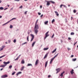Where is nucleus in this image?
<instances>
[{"mask_svg": "<svg viewBox=\"0 0 78 78\" xmlns=\"http://www.w3.org/2000/svg\"><path fill=\"white\" fill-rule=\"evenodd\" d=\"M30 35L32 37V38L30 41L31 42L33 40V39L34 38V36L32 34H31Z\"/></svg>", "mask_w": 78, "mask_h": 78, "instance_id": "6", "label": "nucleus"}, {"mask_svg": "<svg viewBox=\"0 0 78 78\" xmlns=\"http://www.w3.org/2000/svg\"><path fill=\"white\" fill-rule=\"evenodd\" d=\"M28 34H30V33L29 32H28Z\"/></svg>", "mask_w": 78, "mask_h": 78, "instance_id": "60", "label": "nucleus"}, {"mask_svg": "<svg viewBox=\"0 0 78 78\" xmlns=\"http://www.w3.org/2000/svg\"><path fill=\"white\" fill-rule=\"evenodd\" d=\"M16 42V40L15 39H14L13 41V42L15 43Z\"/></svg>", "mask_w": 78, "mask_h": 78, "instance_id": "39", "label": "nucleus"}, {"mask_svg": "<svg viewBox=\"0 0 78 78\" xmlns=\"http://www.w3.org/2000/svg\"><path fill=\"white\" fill-rule=\"evenodd\" d=\"M55 13L56 14V15L57 16H59V14H58V13L56 12V11H55Z\"/></svg>", "mask_w": 78, "mask_h": 78, "instance_id": "13", "label": "nucleus"}, {"mask_svg": "<svg viewBox=\"0 0 78 78\" xmlns=\"http://www.w3.org/2000/svg\"><path fill=\"white\" fill-rule=\"evenodd\" d=\"M65 73L64 71H63L62 73L60 75V76H61V77H62L63 74V73Z\"/></svg>", "mask_w": 78, "mask_h": 78, "instance_id": "11", "label": "nucleus"}, {"mask_svg": "<svg viewBox=\"0 0 78 78\" xmlns=\"http://www.w3.org/2000/svg\"><path fill=\"white\" fill-rule=\"evenodd\" d=\"M51 76L50 75H48V78H50V77H51Z\"/></svg>", "mask_w": 78, "mask_h": 78, "instance_id": "48", "label": "nucleus"}, {"mask_svg": "<svg viewBox=\"0 0 78 78\" xmlns=\"http://www.w3.org/2000/svg\"><path fill=\"white\" fill-rule=\"evenodd\" d=\"M38 20H37L35 24V25L34 28V32L36 33V35L38 32V30H37V29H38L39 28V27H38V25H37V23L38 22Z\"/></svg>", "mask_w": 78, "mask_h": 78, "instance_id": "1", "label": "nucleus"}, {"mask_svg": "<svg viewBox=\"0 0 78 78\" xmlns=\"http://www.w3.org/2000/svg\"><path fill=\"white\" fill-rule=\"evenodd\" d=\"M56 70L57 71V73H58V72H59V71H60V69H56Z\"/></svg>", "mask_w": 78, "mask_h": 78, "instance_id": "14", "label": "nucleus"}, {"mask_svg": "<svg viewBox=\"0 0 78 78\" xmlns=\"http://www.w3.org/2000/svg\"><path fill=\"white\" fill-rule=\"evenodd\" d=\"M15 73V72H14L13 73H12V75H14V74Z\"/></svg>", "mask_w": 78, "mask_h": 78, "instance_id": "35", "label": "nucleus"}, {"mask_svg": "<svg viewBox=\"0 0 78 78\" xmlns=\"http://www.w3.org/2000/svg\"><path fill=\"white\" fill-rule=\"evenodd\" d=\"M10 63V62H9V61L8 62H3V63L5 65L3 64V65H1L0 66V67L4 68L5 67V66H6V65H7V64L9 63Z\"/></svg>", "mask_w": 78, "mask_h": 78, "instance_id": "2", "label": "nucleus"}, {"mask_svg": "<svg viewBox=\"0 0 78 78\" xmlns=\"http://www.w3.org/2000/svg\"><path fill=\"white\" fill-rule=\"evenodd\" d=\"M27 11L25 12L24 13V14H25V15H26L27 14Z\"/></svg>", "mask_w": 78, "mask_h": 78, "instance_id": "41", "label": "nucleus"}, {"mask_svg": "<svg viewBox=\"0 0 78 78\" xmlns=\"http://www.w3.org/2000/svg\"><path fill=\"white\" fill-rule=\"evenodd\" d=\"M8 9V8H6L4 10H6V9Z\"/></svg>", "mask_w": 78, "mask_h": 78, "instance_id": "54", "label": "nucleus"}, {"mask_svg": "<svg viewBox=\"0 0 78 78\" xmlns=\"http://www.w3.org/2000/svg\"><path fill=\"white\" fill-rule=\"evenodd\" d=\"M22 73V72H18L17 74H16V75H17V76H18V75H19V74H21V73Z\"/></svg>", "mask_w": 78, "mask_h": 78, "instance_id": "15", "label": "nucleus"}, {"mask_svg": "<svg viewBox=\"0 0 78 78\" xmlns=\"http://www.w3.org/2000/svg\"><path fill=\"white\" fill-rule=\"evenodd\" d=\"M48 23V21H47L45 22H44V24L46 25H47Z\"/></svg>", "mask_w": 78, "mask_h": 78, "instance_id": "24", "label": "nucleus"}, {"mask_svg": "<svg viewBox=\"0 0 78 78\" xmlns=\"http://www.w3.org/2000/svg\"><path fill=\"white\" fill-rule=\"evenodd\" d=\"M49 33V31H48V32H47L45 34V37L44 38V39H46V37L48 36H49V35H48V34Z\"/></svg>", "mask_w": 78, "mask_h": 78, "instance_id": "4", "label": "nucleus"}, {"mask_svg": "<svg viewBox=\"0 0 78 78\" xmlns=\"http://www.w3.org/2000/svg\"><path fill=\"white\" fill-rule=\"evenodd\" d=\"M24 69V67L23 66L21 68V71H22V70H23Z\"/></svg>", "mask_w": 78, "mask_h": 78, "instance_id": "20", "label": "nucleus"}, {"mask_svg": "<svg viewBox=\"0 0 78 78\" xmlns=\"http://www.w3.org/2000/svg\"><path fill=\"white\" fill-rule=\"evenodd\" d=\"M20 0H15V1H19Z\"/></svg>", "mask_w": 78, "mask_h": 78, "instance_id": "59", "label": "nucleus"}, {"mask_svg": "<svg viewBox=\"0 0 78 78\" xmlns=\"http://www.w3.org/2000/svg\"><path fill=\"white\" fill-rule=\"evenodd\" d=\"M40 8H42V5H41V6H40Z\"/></svg>", "mask_w": 78, "mask_h": 78, "instance_id": "53", "label": "nucleus"}, {"mask_svg": "<svg viewBox=\"0 0 78 78\" xmlns=\"http://www.w3.org/2000/svg\"><path fill=\"white\" fill-rule=\"evenodd\" d=\"M13 27L12 26V25H10V29L12 28Z\"/></svg>", "mask_w": 78, "mask_h": 78, "instance_id": "32", "label": "nucleus"}, {"mask_svg": "<svg viewBox=\"0 0 78 78\" xmlns=\"http://www.w3.org/2000/svg\"><path fill=\"white\" fill-rule=\"evenodd\" d=\"M69 7L70 5H68Z\"/></svg>", "mask_w": 78, "mask_h": 78, "instance_id": "64", "label": "nucleus"}, {"mask_svg": "<svg viewBox=\"0 0 78 78\" xmlns=\"http://www.w3.org/2000/svg\"><path fill=\"white\" fill-rule=\"evenodd\" d=\"M77 41H76V42L75 43H74V45L75 46V44L77 43Z\"/></svg>", "mask_w": 78, "mask_h": 78, "instance_id": "44", "label": "nucleus"}, {"mask_svg": "<svg viewBox=\"0 0 78 78\" xmlns=\"http://www.w3.org/2000/svg\"><path fill=\"white\" fill-rule=\"evenodd\" d=\"M3 48H1V49H0V50L1 51L2 50H3Z\"/></svg>", "mask_w": 78, "mask_h": 78, "instance_id": "45", "label": "nucleus"}, {"mask_svg": "<svg viewBox=\"0 0 78 78\" xmlns=\"http://www.w3.org/2000/svg\"><path fill=\"white\" fill-rule=\"evenodd\" d=\"M4 9L3 7H0V9L1 10H3Z\"/></svg>", "mask_w": 78, "mask_h": 78, "instance_id": "29", "label": "nucleus"}, {"mask_svg": "<svg viewBox=\"0 0 78 78\" xmlns=\"http://www.w3.org/2000/svg\"><path fill=\"white\" fill-rule=\"evenodd\" d=\"M48 48H44V51L46 50H48Z\"/></svg>", "mask_w": 78, "mask_h": 78, "instance_id": "25", "label": "nucleus"}, {"mask_svg": "<svg viewBox=\"0 0 78 78\" xmlns=\"http://www.w3.org/2000/svg\"><path fill=\"white\" fill-rule=\"evenodd\" d=\"M76 60V58H73L72 59V61H75Z\"/></svg>", "mask_w": 78, "mask_h": 78, "instance_id": "22", "label": "nucleus"}, {"mask_svg": "<svg viewBox=\"0 0 78 78\" xmlns=\"http://www.w3.org/2000/svg\"><path fill=\"white\" fill-rule=\"evenodd\" d=\"M48 53H47L45 55L44 57V59L46 58L47 57V56H48Z\"/></svg>", "mask_w": 78, "mask_h": 78, "instance_id": "8", "label": "nucleus"}, {"mask_svg": "<svg viewBox=\"0 0 78 78\" xmlns=\"http://www.w3.org/2000/svg\"><path fill=\"white\" fill-rule=\"evenodd\" d=\"M9 23V21H8L6 23H5L4 24L2 25V26H4L6 24H8V23Z\"/></svg>", "mask_w": 78, "mask_h": 78, "instance_id": "21", "label": "nucleus"}, {"mask_svg": "<svg viewBox=\"0 0 78 78\" xmlns=\"http://www.w3.org/2000/svg\"><path fill=\"white\" fill-rule=\"evenodd\" d=\"M63 7H65V8H67V7L65 5H64Z\"/></svg>", "mask_w": 78, "mask_h": 78, "instance_id": "51", "label": "nucleus"}, {"mask_svg": "<svg viewBox=\"0 0 78 78\" xmlns=\"http://www.w3.org/2000/svg\"><path fill=\"white\" fill-rule=\"evenodd\" d=\"M2 1L0 0V3H2Z\"/></svg>", "mask_w": 78, "mask_h": 78, "instance_id": "56", "label": "nucleus"}, {"mask_svg": "<svg viewBox=\"0 0 78 78\" xmlns=\"http://www.w3.org/2000/svg\"><path fill=\"white\" fill-rule=\"evenodd\" d=\"M13 9V8H11L10 9L11 10H12Z\"/></svg>", "mask_w": 78, "mask_h": 78, "instance_id": "55", "label": "nucleus"}, {"mask_svg": "<svg viewBox=\"0 0 78 78\" xmlns=\"http://www.w3.org/2000/svg\"><path fill=\"white\" fill-rule=\"evenodd\" d=\"M74 57L73 55H71V57L72 58V57Z\"/></svg>", "mask_w": 78, "mask_h": 78, "instance_id": "50", "label": "nucleus"}, {"mask_svg": "<svg viewBox=\"0 0 78 78\" xmlns=\"http://www.w3.org/2000/svg\"><path fill=\"white\" fill-rule=\"evenodd\" d=\"M5 46L4 45L3 46H2V48L3 49V48H5Z\"/></svg>", "mask_w": 78, "mask_h": 78, "instance_id": "42", "label": "nucleus"}, {"mask_svg": "<svg viewBox=\"0 0 78 78\" xmlns=\"http://www.w3.org/2000/svg\"><path fill=\"white\" fill-rule=\"evenodd\" d=\"M67 49L68 50V51L70 50V49L69 48H67Z\"/></svg>", "mask_w": 78, "mask_h": 78, "instance_id": "43", "label": "nucleus"}, {"mask_svg": "<svg viewBox=\"0 0 78 78\" xmlns=\"http://www.w3.org/2000/svg\"><path fill=\"white\" fill-rule=\"evenodd\" d=\"M12 67V66H10L9 67V69H11V68Z\"/></svg>", "mask_w": 78, "mask_h": 78, "instance_id": "36", "label": "nucleus"}, {"mask_svg": "<svg viewBox=\"0 0 78 78\" xmlns=\"http://www.w3.org/2000/svg\"><path fill=\"white\" fill-rule=\"evenodd\" d=\"M7 6H8V7H9V5H7Z\"/></svg>", "mask_w": 78, "mask_h": 78, "instance_id": "63", "label": "nucleus"}, {"mask_svg": "<svg viewBox=\"0 0 78 78\" xmlns=\"http://www.w3.org/2000/svg\"><path fill=\"white\" fill-rule=\"evenodd\" d=\"M64 5H63V4L61 5H60V8H62V6H64Z\"/></svg>", "mask_w": 78, "mask_h": 78, "instance_id": "28", "label": "nucleus"}, {"mask_svg": "<svg viewBox=\"0 0 78 78\" xmlns=\"http://www.w3.org/2000/svg\"><path fill=\"white\" fill-rule=\"evenodd\" d=\"M20 8L22 9L23 8V6H21L20 7Z\"/></svg>", "mask_w": 78, "mask_h": 78, "instance_id": "46", "label": "nucleus"}, {"mask_svg": "<svg viewBox=\"0 0 78 78\" xmlns=\"http://www.w3.org/2000/svg\"><path fill=\"white\" fill-rule=\"evenodd\" d=\"M38 13L39 15H40L41 14V13L40 12H38Z\"/></svg>", "mask_w": 78, "mask_h": 78, "instance_id": "47", "label": "nucleus"}, {"mask_svg": "<svg viewBox=\"0 0 78 78\" xmlns=\"http://www.w3.org/2000/svg\"><path fill=\"white\" fill-rule=\"evenodd\" d=\"M48 63V61H47L46 62V63L45 64V67H46V66H47Z\"/></svg>", "mask_w": 78, "mask_h": 78, "instance_id": "19", "label": "nucleus"}, {"mask_svg": "<svg viewBox=\"0 0 78 78\" xmlns=\"http://www.w3.org/2000/svg\"><path fill=\"white\" fill-rule=\"evenodd\" d=\"M38 61H39V60L38 59H37L36 61V62H35V65H37L38 64Z\"/></svg>", "mask_w": 78, "mask_h": 78, "instance_id": "12", "label": "nucleus"}, {"mask_svg": "<svg viewBox=\"0 0 78 78\" xmlns=\"http://www.w3.org/2000/svg\"><path fill=\"white\" fill-rule=\"evenodd\" d=\"M74 33L73 32H72L71 34V35H74Z\"/></svg>", "mask_w": 78, "mask_h": 78, "instance_id": "33", "label": "nucleus"}, {"mask_svg": "<svg viewBox=\"0 0 78 78\" xmlns=\"http://www.w3.org/2000/svg\"><path fill=\"white\" fill-rule=\"evenodd\" d=\"M21 63H22V64H24V60L23 59L22 60V61H21Z\"/></svg>", "mask_w": 78, "mask_h": 78, "instance_id": "18", "label": "nucleus"}, {"mask_svg": "<svg viewBox=\"0 0 78 78\" xmlns=\"http://www.w3.org/2000/svg\"><path fill=\"white\" fill-rule=\"evenodd\" d=\"M32 66V64H31L30 63L28 64L27 65V66Z\"/></svg>", "mask_w": 78, "mask_h": 78, "instance_id": "16", "label": "nucleus"}, {"mask_svg": "<svg viewBox=\"0 0 78 78\" xmlns=\"http://www.w3.org/2000/svg\"><path fill=\"white\" fill-rule=\"evenodd\" d=\"M73 71L74 70L73 69H72V70L70 71V73H71L72 75H73V73H74V72Z\"/></svg>", "mask_w": 78, "mask_h": 78, "instance_id": "10", "label": "nucleus"}, {"mask_svg": "<svg viewBox=\"0 0 78 78\" xmlns=\"http://www.w3.org/2000/svg\"><path fill=\"white\" fill-rule=\"evenodd\" d=\"M71 19H72V20L73 19V17H71Z\"/></svg>", "mask_w": 78, "mask_h": 78, "instance_id": "61", "label": "nucleus"}, {"mask_svg": "<svg viewBox=\"0 0 78 78\" xmlns=\"http://www.w3.org/2000/svg\"><path fill=\"white\" fill-rule=\"evenodd\" d=\"M2 16H0V18H2Z\"/></svg>", "mask_w": 78, "mask_h": 78, "instance_id": "57", "label": "nucleus"}, {"mask_svg": "<svg viewBox=\"0 0 78 78\" xmlns=\"http://www.w3.org/2000/svg\"><path fill=\"white\" fill-rule=\"evenodd\" d=\"M55 19H54L52 21V22H51L52 23H54V22H55Z\"/></svg>", "mask_w": 78, "mask_h": 78, "instance_id": "26", "label": "nucleus"}, {"mask_svg": "<svg viewBox=\"0 0 78 78\" xmlns=\"http://www.w3.org/2000/svg\"><path fill=\"white\" fill-rule=\"evenodd\" d=\"M16 19V18H14L12 19L11 20H10V21H9V22H10L11 21H12V20H14V19Z\"/></svg>", "mask_w": 78, "mask_h": 78, "instance_id": "23", "label": "nucleus"}, {"mask_svg": "<svg viewBox=\"0 0 78 78\" xmlns=\"http://www.w3.org/2000/svg\"><path fill=\"white\" fill-rule=\"evenodd\" d=\"M8 76V75L6 74L2 75L1 76V78H6Z\"/></svg>", "mask_w": 78, "mask_h": 78, "instance_id": "5", "label": "nucleus"}, {"mask_svg": "<svg viewBox=\"0 0 78 78\" xmlns=\"http://www.w3.org/2000/svg\"><path fill=\"white\" fill-rule=\"evenodd\" d=\"M36 42V41H35L34 42H33V43H32V47H33L34 46V45L35 44V43Z\"/></svg>", "mask_w": 78, "mask_h": 78, "instance_id": "7", "label": "nucleus"}, {"mask_svg": "<svg viewBox=\"0 0 78 78\" xmlns=\"http://www.w3.org/2000/svg\"><path fill=\"white\" fill-rule=\"evenodd\" d=\"M18 58H19V57H18V58H17L16 59H15V60H18Z\"/></svg>", "mask_w": 78, "mask_h": 78, "instance_id": "40", "label": "nucleus"}, {"mask_svg": "<svg viewBox=\"0 0 78 78\" xmlns=\"http://www.w3.org/2000/svg\"><path fill=\"white\" fill-rule=\"evenodd\" d=\"M50 2H51L52 3L54 4L55 3V2H53L52 1H50Z\"/></svg>", "mask_w": 78, "mask_h": 78, "instance_id": "27", "label": "nucleus"}, {"mask_svg": "<svg viewBox=\"0 0 78 78\" xmlns=\"http://www.w3.org/2000/svg\"><path fill=\"white\" fill-rule=\"evenodd\" d=\"M43 16V14H42L41 16V18H42Z\"/></svg>", "mask_w": 78, "mask_h": 78, "instance_id": "49", "label": "nucleus"}, {"mask_svg": "<svg viewBox=\"0 0 78 78\" xmlns=\"http://www.w3.org/2000/svg\"><path fill=\"white\" fill-rule=\"evenodd\" d=\"M50 1H47V5H49L50 4Z\"/></svg>", "mask_w": 78, "mask_h": 78, "instance_id": "9", "label": "nucleus"}, {"mask_svg": "<svg viewBox=\"0 0 78 78\" xmlns=\"http://www.w3.org/2000/svg\"><path fill=\"white\" fill-rule=\"evenodd\" d=\"M73 12H74V13H76V11L75 10H73Z\"/></svg>", "mask_w": 78, "mask_h": 78, "instance_id": "38", "label": "nucleus"}, {"mask_svg": "<svg viewBox=\"0 0 78 78\" xmlns=\"http://www.w3.org/2000/svg\"><path fill=\"white\" fill-rule=\"evenodd\" d=\"M3 70V68L1 69V70L2 71Z\"/></svg>", "mask_w": 78, "mask_h": 78, "instance_id": "58", "label": "nucleus"}, {"mask_svg": "<svg viewBox=\"0 0 78 78\" xmlns=\"http://www.w3.org/2000/svg\"><path fill=\"white\" fill-rule=\"evenodd\" d=\"M58 53L55 56H54V57L53 58H52V59H51V61H50V64H51L52 62H53V61L54 60V59H55V57H57L58 56Z\"/></svg>", "mask_w": 78, "mask_h": 78, "instance_id": "3", "label": "nucleus"}, {"mask_svg": "<svg viewBox=\"0 0 78 78\" xmlns=\"http://www.w3.org/2000/svg\"><path fill=\"white\" fill-rule=\"evenodd\" d=\"M57 48H55L54 51H52V53H54L56 50Z\"/></svg>", "mask_w": 78, "mask_h": 78, "instance_id": "17", "label": "nucleus"}, {"mask_svg": "<svg viewBox=\"0 0 78 78\" xmlns=\"http://www.w3.org/2000/svg\"><path fill=\"white\" fill-rule=\"evenodd\" d=\"M27 44V42H25V43H23V44H22V45H24V44Z\"/></svg>", "mask_w": 78, "mask_h": 78, "instance_id": "34", "label": "nucleus"}, {"mask_svg": "<svg viewBox=\"0 0 78 78\" xmlns=\"http://www.w3.org/2000/svg\"><path fill=\"white\" fill-rule=\"evenodd\" d=\"M5 56H6V55H3V56H1L0 57V58H2V57H4Z\"/></svg>", "mask_w": 78, "mask_h": 78, "instance_id": "30", "label": "nucleus"}, {"mask_svg": "<svg viewBox=\"0 0 78 78\" xmlns=\"http://www.w3.org/2000/svg\"><path fill=\"white\" fill-rule=\"evenodd\" d=\"M2 61V60L1 59L0 60V62Z\"/></svg>", "mask_w": 78, "mask_h": 78, "instance_id": "62", "label": "nucleus"}, {"mask_svg": "<svg viewBox=\"0 0 78 78\" xmlns=\"http://www.w3.org/2000/svg\"><path fill=\"white\" fill-rule=\"evenodd\" d=\"M68 39H69V40H70L71 39V38H70V37H69V38H68Z\"/></svg>", "mask_w": 78, "mask_h": 78, "instance_id": "52", "label": "nucleus"}, {"mask_svg": "<svg viewBox=\"0 0 78 78\" xmlns=\"http://www.w3.org/2000/svg\"><path fill=\"white\" fill-rule=\"evenodd\" d=\"M29 36H27V39L28 41H29Z\"/></svg>", "mask_w": 78, "mask_h": 78, "instance_id": "31", "label": "nucleus"}, {"mask_svg": "<svg viewBox=\"0 0 78 78\" xmlns=\"http://www.w3.org/2000/svg\"><path fill=\"white\" fill-rule=\"evenodd\" d=\"M54 34H53V35H52V37H52V38H53L54 37Z\"/></svg>", "mask_w": 78, "mask_h": 78, "instance_id": "37", "label": "nucleus"}]
</instances>
